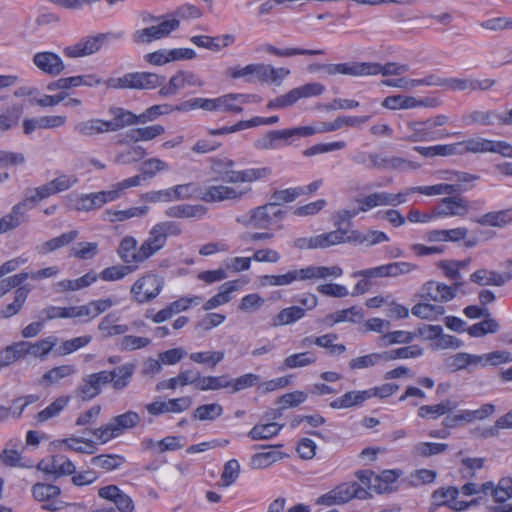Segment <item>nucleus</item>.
<instances>
[{
    "instance_id": "f257e3e1",
    "label": "nucleus",
    "mask_w": 512,
    "mask_h": 512,
    "mask_svg": "<svg viewBox=\"0 0 512 512\" xmlns=\"http://www.w3.org/2000/svg\"><path fill=\"white\" fill-rule=\"evenodd\" d=\"M342 274V268L337 265L329 267L310 265L300 269L289 270L281 275H263L260 277V283L263 286H288L295 281L327 279L329 277L338 278Z\"/></svg>"
},
{
    "instance_id": "f03ea898",
    "label": "nucleus",
    "mask_w": 512,
    "mask_h": 512,
    "mask_svg": "<svg viewBox=\"0 0 512 512\" xmlns=\"http://www.w3.org/2000/svg\"><path fill=\"white\" fill-rule=\"evenodd\" d=\"M140 17L142 23L148 26L138 29L132 34V40L136 44H149L163 39L178 29L180 25L178 19L168 18L166 15L154 16L149 12H142Z\"/></svg>"
},
{
    "instance_id": "7ed1b4c3",
    "label": "nucleus",
    "mask_w": 512,
    "mask_h": 512,
    "mask_svg": "<svg viewBox=\"0 0 512 512\" xmlns=\"http://www.w3.org/2000/svg\"><path fill=\"white\" fill-rule=\"evenodd\" d=\"M210 161L213 173L218 175L222 181L231 184L255 182L266 178L271 173V170L267 167L235 171L233 170L234 161L227 157H214Z\"/></svg>"
},
{
    "instance_id": "20e7f679",
    "label": "nucleus",
    "mask_w": 512,
    "mask_h": 512,
    "mask_svg": "<svg viewBox=\"0 0 512 512\" xmlns=\"http://www.w3.org/2000/svg\"><path fill=\"white\" fill-rule=\"evenodd\" d=\"M140 420V416L137 412L129 410L113 417L107 424L89 430V432L94 435L100 443L105 444L123 434L126 430L136 427Z\"/></svg>"
},
{
    "instance_id": "39448f33",
    "label": "nucleus",
    "mask_w": 512,
    "mask_h": 512,
    "mask_svg": "<svg viewBox=\"0 0 512 512\" xmlns=\"http://www.w3.org/2000/svg\"><path fill=\"white\" fill-rule=\"evenodd\" d=\"M164 280L157 274L146 273L137 279L130 289L135 302L144 304L154 300L161 292Z\"/></svg>"
},
{
    "instance_id": "423d86ee",
    "label": "nucleus",
    "mask_w": 512,
    "mask_h": 512,
    "mask_svg": "<svg viewBox=\"0 0 512 512\" xmlns=\"http://www.w3.org/2000/svg\"><path fill=\"white\" fill-rule=\"evenodd\" d=\"M123 36L124 32L119 31L117 33L108 32L98 34L96 36L86 37L72 46L65 47L63 52L65 56L70 58L88 56L99 51L105 42L113 39H120Z\"/></svg>"
},
{
    "instance_id": "0eeeda50",
    "label": "nucleus",
    "mask_w": 512,
    "mask_h": 512,
    "mask_svg": "<svg viewBox=\"0 0 512 512\" xmlns=\"http://www.w3.org/2000/svg\"><path fill=\"white\" fill-rule=\"evenodd\" d=\"M283 215L284 212L281 209L274 207L269 202L250 210L248 215L237 217L236 221L246 227L266 229L272 224L273 219H281Z\"/></svg>"
},
{
    "instance_id": "6e6552de",
    "label": "nucleus",
    "mask_w": 512,
    "mask_h": 512,
    "mask_svg": "<svg viewBox=\"0 0 512 512\" xmlns=\"http://www.w3.org/2000/svg\"><path fill=\"white\" fill-rule=\"evenodd\" d=\"M251 192L250 187L237 189L232 186L219 184L206 187L199 197L204 202H222L226 200L240 201L247 193Z\"/></svg>"
},
{
    "instance_id": "1a4fd4ad",
    "label": "nucleus",
    "mask_w": 512,
    "mask_h": 512,
    "mask_svg": "<svg viewBox=\"0 0 512 512\" xmlns=\"http://www.w3.org/2000/svg\"><path fill=\"white\" fill-rule=\"evenodd\" d=\"M406 129L408 134L405 140L408 142H431L451 136L450 133L444 130H432L427 119L424 121H410L407 123Z\"/></svg>"
},
{
    "instance_id": "9d476101",
    "label": "nucleus",
    "mask_w": 512,
    "mask_h": 512,
    "mask_svg": "<svg viewBox=\"0 0 512 512\" xmlns=\"http://www.w3.org/2000/svg\"><path fill=\"white\" fill-rule=\"evenodd\" d=\"M470 210V202L461 196H447L434 206L436 218L465 217Z\"/></svg>"
},
{
    "instance_id": "9b49d317",
    "label": "nucleus",
    "mask_w": 512,
    "mask_h": 512,
    "mask_svg": "<svg viewBox=\"0 0 512 512\" xmlns=\"http://www.w3.org/2000/svg\"><path fill=\"white\" fill-rule=\"evenodd\" d=\"M106 370L86 375L75 390L76 396L82 401H89L97 397L102 391V385L108 384Z\"/></svg>"
},
{
    "instance_id": "f8f14e48",
    "label": "nucleus",
    "mask_w": 512,
    "mask_h": 512,
    "mask_svg": "<svg viewBox=\"0 0 512 512\" xmlns=\"http://www.w3.org/2000/svg\"><path fill=\"white\" fill-rule=\"evenodd\" d=\"M463 282H454L452 286L436 281H428L422 286L421 297L434 302H448L457 295V290Z\"/></svg>"
},
{
    "instance_id": "ddd939ff",
    "label": "nucleus",
    "mask_w": 512,
    "mask_h": 512,
    "mask_svg": "<svg viewBox=\"0 0 512 512\" xmlns=\"http://www.w3.org/2000/svg\"><path fill=\"white\" fill-rule=\"evenodd\" d=\"M61 489L52 484L36 483L32 487V495L35 500L45 502L42 505L44 510L57 511L63 507V502L58 499Z\"/></svg>"
},
{
    "instance_id": "4468645a",
    "label": "nucleus",
    "mask_w": 512,
    "mask_h": 512,
    "mask_svg": "<svg viewBox=\"0 0 512 512\" xmlns=\"http://www.w3.org/2000/svg\"><path fill=\"white\" fill-rule=\"evenodd\" d=\"M459 495L458 488L454 486L441 487L431 494L432 499V511H435L441 506H448L455 511L465 510L469 504L464 501H457Z\"/></svg>"
},
{
    "instance_id": "2eb2a0df",
    "label": "nucleus",
    "mask_w": 512,
    "mask_h": 512,
    "mask_svg": "<svg viewBox=\"0 0 512 512\" xmlns=\"http://www.w3.org/2000/svg\"><path fill=\"white\" fill-rule=\"evenodd\" d=\"M324 72L329 76L349 75L354 77L370 76V62H346L337 64H327L323 66Z\"/></svg>"
},
{
    "instance_id": "dca6fc26",
    "label": "nucleus",
    "mask_w": 512,
    "mask_h": 512,
    "mask_svg": "<svg viewBox=\"0 0 512 512\" xmlns=\"http://www.w3.org/2000/svg\"><path fill=\"white\" fill-rule=\"evenodd\" d=\"M101 84H102V79L94 74L79 75V76H73V77H67V78H60L58 80L50 82L47 85V90H49V91L66 90V89H70L72 87H78V86L92 87V86L101 85Z\"/></svg>"
},
{
    "instance_id": "f3484780",
    "label": "nucleus",
    "mask_w": 512,
    "mask_h": 512,
    "mask_svg": "<svg viewBox=\"0 0 512 512\" xmlns=\"http://www.w3.org/2000/svg\"><path fill=\"white\" fill-rule=\"evenodd\" d=\"M34 65L43 73L57 76L65 68L59 55L53 52H38L33 56Z\"/></svg>"
},
{
    "instance_id": "a211bd4d",
    "label": "nucleus",
    "mask_w": 512,
    "mask_h": 512,
    "mask_svg": "<svg viewBox=\"0 0 512 512\" xmlns=\"http://www.w3.org/2000/svg\"><path fill=\"white\" fill-rule=\"evenodd\" d=\"M109 112L113 117L111 120H105L108 132H116L125 127L139 124L138 116L124 108L112 107L109 109Z\"/></svg>"
},
{
    "instance_id": "6ab92c4d",
    "label": "nucleus",
    "mask_w": 512,
    "mask_h": 512,
    "mask_svg": "<svg viewBox=\"0 0 512 512\" xmlns=\"http://www.w3.org/2000/svg\"><path fill=\"white\" fill-rule=\"evenodd\" d=\"M98 495L106 500L115 503L120 512H133L134 504L132 499L122 492L116 485H108L98 490Z\"/></svg>"
},
{
    "instance_id": "aec40b11",
    "label": "nucleus",
    "mask_w": 512,
    "mask_h": 512,
    "mask_svg": "<svg viewBox=\"0 0 512 512\" xmlns=\"http://www.w3.org/2000/svg\"><path fill=\"white\" fill-rule=\"evenodd\" d=\"M117 253L126 265L137 266L144 262L141 249H137V241L132 236H125L121 240Z\"/></svg>"
},
{
    "instance_id": "412c9836",
    "label": "nucleus",
    "mask_w": 512,
    "mask_h": 512,
    "mask_svg": "<svg viewBox=\"0 0 512 512\" xmlns=\"http://www.w3.org/2000/svg\"><path fill=\"white\" fill-rule=\"evenodd\" d=\"M469 231L466 227H457L453 229H434L426 232L425 239L428 242H452L457 243L465 240Z\"/></svg>"
},
{
    "instance_id": "4be33fe9",
    "label": "nucleus",
    "mask_w": 512,
    "mask_h": 512,
    "mask_svg": "<svg viewBox=\"0 0 512 512\" xmlns=\"http://www.w3.org/2000/svg\"><path fill=\"white\" fill-rule=\"evenodd\" d=\"M136 366L133 363H125L111 371H107L108 383H111L115 391L124 390L131 382Z\"/></svg>"
},
{
    "instance_id": "5701e85b",
    "label": "nucleus",
    "mask_w": 512,
    "mask_h": 512,
    "mask_svg": "<svg viewBox=\"0 0 512 512\" xmlns=\"http://www.w3.org/2000/svg\"><path fill=\"white\" fill-rule=\"evenodd\" d=\"M240 285L241 282L239 280L225 282L221 285L220 291L203 304L202 309L204 311H210L230 302L232 300L231 294L238 290Z\"/></svg>"
},
{
    "instance_id": "b1692460",
    "label": "nucleus",
    "mask_w": 512,
    "mask_h": 512,
    "mask_svg": "<svg viewBox=\"0 0 512 512\" xmlns=\"http://www.w3.org/2000/svg\"><path fill=\"white\" fill-rule=\"evenodd\" d=\"M458 404L456 401L445 399L434 405H423L417 410L418 417L422 419L436 420L439 417L456 410Z\"/></svg>"
},
{
    "instance_id": "393cba45",
    "label": "nucleus",
    "mask_w": 512,
    "mask_h": 512,
    "mask_svg": "<svg viewBox=\"0 0 512 512\" xmlns=\"http://www.w3.org/2000/svg\"><path fill=\"white\" fill-rule=\"evenodd\" d=\"M512 279V273L499 274L487 269H479L471 274L470 280L480 286H502Z\"/></svg>"
},
{
    "instance_id": "a878e982",
    "label": "nucleus",
    "mask_w": 512,
    "mask_h": 512,
    "mask_svg": "<svg viewBox=\"0 0 512 512\" xmlns=\"http://www.w3.org/2000/svg\"><path fill=\"white\" fill-rule=\"evenodd\" d=\"M472 221L481 226L503 228L512 222V208L488 212Z\"/></svg>"
},
{
    "instance_id": "bb28decb",
    "label": "nucleus",
    "mask_w": 512,
    "mask_h": 512,
    "mask_svg": "<svg viewBox=\"0 0 512 512\" xmlns=\"http://www.w3.org/2000/svg\"><path fill=\"white\" fill-rule=\"evenodd\" d=\"M134 89L153 90L162 86L166 77L152 72H133Z\"/></svg>"
},
{
    "instance_id": "cd10ccee",
    "label": "nucleus",
    "mask_w": 512,
    "mask_h": 512,
    "mask_svg": "<svg viewBox=\"0 0 512 512\" xmlns=\"http://www.w3.org/2000/svg\"><path fill=\"white\" fill-rule=\"evenodd\" d=\"M166 244L165 236H163L155 226L149 232L147 239L141 244L143 260L146 261L151 256L161 250Z\"/></svg>"
},
{
    "instance_id": "c85d7f7f",
    "label": "nucleus",
    "mask_w": 512,
    "mask_h": 512,
    "mask_svg": "<svg viewBox=\"0 0 512 512\" xmlns=\"http://www.w3.org/2000/svg\"><path fill=\"white\" fill-rule=\"evenodd\" d=\"M369 400V393L363 391H349L330 402L329 406L332 409H346L354 406H359L365 401Z\"/></svg>"
},
{
    "instance_id": "c756f323",
    "label": "nucleus",
    "mask_w": 512,
    "mask_h": 512,
    "mask_svg": "<svg viewBox=\"0 0 512 512\" xmlns=\"http://www.w3.org/2000/svg\"><path fill=\"white\" fill-rule=\"evenodd\" d=\"M413 190H417V193L426 196H437L443 194L452 196L466 191L467 188H463L460 184L439 183L431 186H416Z\"/></svg>"
},
{
    "instance_id": "7c9ffc66",
    "label": "nucleus",
    "mask_w": 512,
    "mask_h": 512,
    "mask_svg": "<svg viewBox=\"0 0 512 512\" xmlns=\"http://www.w3.org/2000/svg\"><path fill=\"white\" fill-rule=\"evenodd\" d=\"M76 373V368L74 365L65 364L54 367L47 372H45L42 377L39 379V384L44 387H49L53 384H56L61 379L67 378Z\"/></svg>"
},
{
    "instance_id": "2f4dec72",
    "label": "nucleus",
    "mask_w": 512,
    "mask_h": 512,
    "mask_svg": "<svg viewBox=\"0 0 512 512\" xmlns=\"http://www.w3.org/2000/svg\"><path fill=\"white\" fill-rule=\"evenodd\" d=\"M73 130L83 137H93L95 135L108 132L106 130L105 120L99 118H92L77 122L73 126Z\"/></svg>"
},
{
    "instance_id": "473e14b6",
    "label": "nucleus",
    "mask_w": 512,
    "mask_h": 512,
    "mask_svg": "<svg viewBox=\"0 0 512 512\" xmlns=\"http://www.w3.org/2000/svg\"><path fill=\"white\" fill-rule=\"evenodd\" d=\"M288 139L286 129L273 130L258 138L254 146L259 150H275L280 148L281 141H287Z\"/></svg>"
},
{
    "instance_id": "72a5a7b5",
    "label": "nucleus",
    "mask_w": 512,
    "mask_h": 512,
    "mask_svg": "<svg viewBox=\"0 0 512 512\" xmlns=\"http://www.w3.org/2000/svg\"><path fill=\"white\" fill-rule=\"evenodd\" d=\"M389 240V237L382 231L369 230L366 233H361L357 230H351L349 236V243H359L366 246H373Z\"/></svg>"
},
{
    "instance_id": "f704fd0d",
    "label": "nucleus",
    "mask_w": 512,
    "mask_h": 512,
    "mask_svg": "<svg viewBox=\"0 0 512 512\" xmlns=\"http://www.w3.org/2000/svg\"><path fill=\"white\" fill-rule=\"evenodd\" d=\"M78 234L79 233L77 230H71L69 232L63 233L60 236L52 238L37 246L36 250L39 254L43 255L53 252L73 242L78 237Z\"/></svg>"
},
{
    "instance_id": "c9c22d12",
    "label": "nucleus",
    "mask_w": 512,
    "mask_h": 512,
    "mask_svg": "<svg viewBox=\"0 0 512 512\" xmlns=\"http://www.w3.org/2000/svg\"><path fill=\"white\" fill-rule=\"evenodd\" d=\"M205 208L201 205L181 204L166 209L165 215L171 218H195L202 217Z\"/></svg>"
},
{
    "instance_id": "e433bc0d",
    "label": "nucleus",
    "mask_w": 512,
    "mask_h": 512,
    "mask_svg": "<svg viewBox=\"0 0 512 512\" xmlns=\"http://www.w3.org/2000/svg\"><path fill=\"white\" fill-rule=\"evenodd\" d=\"M370 119V116H339L332 122H323L326 132L336 131L343 127H360Z\"/></svg>"
},
{
    "instance_id": "4c0bfd02",
    "label": "nucleus",
    "mask_w": 512,
    "mask_h": 512,
    "mask_svg": "<svg viewBox=\"0 0 512 512\" xmlns=\"http://www.w3.org/2000/svg\"><path fill=\"white\" fill-rule=\"evenodd\" d=\"M305 315V310L299 306H291L282 309L271 322V326H284L295 323L296 321L303 318Z\"/></svg>"
},
{
    "instance_id": "58836bf2",
    "label": "nucleus",
    "mask_w": 512,
    "mask_h": 512,
    "mask_svg": "<svg viewBox=\"0 0 512 512\" xmlns=\"http://www.w3.org/2000/svg\"><path fill=\"white\" fill-rule=\"evenodd\" d=\"M500 119L501 114L493 110H474L465 117L468 124H476L479 126H490L496 123L500 124Z\"/></svg>"
},
{
    "instance_id": "ea45409f",
    "label": "nucleus",
    "mask_w": 512,
    "mask_h": 512,
    "mask_svg": "<svg viewBox=\"0 0 512 512\" xmlns=\"http://www.w3.org/2000/svg\"><path fill=\"white\" fill-rule=\"evenodd\" d=\"M58 338L56 336H48L34 343L29 342V355L45 360L48 354L57 346Z\"/></svg>"
},
{
    "instance_id": "a19ab883",
    "label": "nucleus",
    "mask_w": 512,
    "mask_h": 512,
    "mask_svg": "<svg viewBox=\"0 0 512 512\" xmlns=\"http://www.w3.org/2000/svg\"><path fill=\"white\" fill-rule=\"evenodd\" d=\"M148 210V206L131 207L126 210L107 209L104 211V215L111 222H123L130 218L142 217L146 215Z\"/></svg>"
},
{
    "instance_id": "79ce46f5",
    "label": "nucleus",
    "mask_w": 512,
    "mask_h": 512,
    "mask_svg": "<svg viewBox=\"0 0 512 512\" xmlns=\"http://www.w3.org/2000/svg\"><path fill=\"white\" fill-rule=\"evenodd\" d=\"M371 72L370 76L381 74L382 76H400L409 71L407 64H400L396 62H388L384 65L377 62H370Z\"/></svg>"
},
{
    "instance_id": "37998d69",
    "label": "nucleus",
    "mask_w": 512,
    "mask_h": 512,
    "mask_svg": "<svg viewBox=\"0 0 512 512\" xmlns=\"http://www.w3.org/2000/svg\"><path fill=\"white\" fill-rule=\"evenodd\" d=\"M317 361L316 355L311 351L295 353L287 356L283 363L282 369H294L310 366Z\"/></svg>"
},
{
    "instance_id": "c03bdc74",
    "label": "nucleus",
    "mask_w": 512,
    "mask_h": 512,
    "mask_svg": "<svg viewBox=\"0 0 512 512\" xmlns=\"http://www.w3.org/2000/svg\"><path fill=\"white\" fill-rule=\"evenodd\" d=\"M117 320L118 318L114 314H108L100 321L98 330L102 333L103 337L123 335L129 330L127 325L116 324Z\"/></svg>"
},
{
    "instance_id": "a18cd8bd",
    "label": "nucleus",
    "mask_w": 512,
    "mask_h": 512,
    "mask_svg": "<svg viewBox=\"0 0 512 512\" xmlns=\"http://www.w3.org/2000/svg\"><path fill=\"white\" fill-rule=\"evenodd\" d=\"M282 428L283 425L276 422L257 424L248 432V437L251 440H267L276 436Z\"/></svg>"
},
{
    "instance_id": "49530a36",
    "label": "nucleus",
    "mask_w": 512,
    "mask_h": 512,
    "mask_svg": "<svg viewBox=\"0 0 512 512\" xmlns=\"http://www.w3.org/2000/svg\"><path fill=\"white\" fill-rule=\"evenodd\" d=\"M29 292L30 289L27 286L18 287L15 291L14 301L0 312V318H10L16 315L23 307Z\"/></svg>"
},
{
    "instance_id": "de8ad7c7",
    "label": "nucleus",
    "mask_w": 512,
    "mask_h": 512,
    "mask_svg": "<svg viewBox=\"0 0 512 512\" xmlns=\"http://www.w3.org/2000/svg\"><path fill=\"white\" fill-rule=\"evenodd\" d=\"M258 81L280 84L290 74L286 68H274L271 65L261 64Z\"/></svg>"
},
{
    "instance_id": "09e8293b",
    "label": "nucleus",
    "mask_w": 512,
    "mask_h": 512,
    "mask_svg": "<svg viewBox=\"0 0 512 512\" xmlns=\"http://www.w3.org/2000/svg\"><path fill=\"white\" fill-rule=\"evenodd\" d=\"M411 312L414 316L421 319L436 320L445 313V308L442 305L418 303L413 306Z\"/></svg>"
},
{
    "instance_id": "8fccbe9b",
    "label": "nucleus",
    "mask_w": 512,
    "mask_h": 512,
    "mask_svg": "<svg viewBox=\"0 0 512 512\" xmlns=\"http://www.w3.org/2000/svg\"><path fill=\"white\" fill-rule=\"evenodd\" d=\"M383 353L384 361L388 362L396 359L418 358L423 355L424 350L418 345H410L406 347L393 349L390 351H384Z\"/></svg>"
},
{
    "instance_id": "3c124183",
    "label": "nucleus",
    "mask_w": 512,
    "mask_h": 512,
    "mask_svg": "<svg viewBox=\"0 0 512 512\" xmlns=\"http://www.w3.org/2000/svg\"><path fill=\"white\" fill-rule=\"evenodd\" d=\"M70 398L68 396H61L55 399L49 406L41 410L36 415V420L40 423L54 418L60 414L61 411L68 405Z\"/></svg>"
},
{
    "instance_id": "603ef678",
    "label": "nucleus",
    "mask_w": 512,
    "mask_h": 512,
    "mask_svg": "<svg viewBox=\"0 0 512 512\" xmlns=\"http://www.w3.org/2000/svg\"><path fill=\"white\" fill-rule=\"evenodd\" d=\"M350 231L336 229L328 233L318 235L319 248L325 249L333 245L349 242Z\"/></svg>"
},
{
    "instance_id": "864d4df0",
    "label": "nucleus",
    "mask_w": 512,
    "mask_h": 512,
    "mask_svg": "<svg viewBox=\"0 0 512 512\" xmlns=\"http://www.w3.org/2000/svg\"><path fill=\"white\" fill-rule=\"evenodd\" d=\"M92 341V336L84 335L75 337L69 340L63 341L56 349L55 352L59 356L69 355L86 345H88Z\"/></svg>"
},
{
    "instance_id": "5fc2aeb1",
    "label": "nucleus",
    "mask_w": 512,
    "mask_h": 512,
    "mask_svg": "<svg viewBox=\"0 0 512 512\" xmlns=\"http://www.w3.org/2000/svg\"><path fill=\"white\" fill-rule=\"evenodd\" d=\"M230 378L227 375L200 377L197 390L209 391L230 388Z\"/></svg>"
},
{
    "instance_id": "6e6d98bb",
    "label": "nucleus",
    "mask_w": 512,
    "mask_h": 512,
    "mask_svg": "<svg viewBox=\"0 0 512 512\" xmlns=\"http://www.w3.org/2000/svg\"><path fill=\"white\" fill-rule=\"evenodd\" d=\"M57 443L64 444L67 449L78 453L94 454L96 452L94 442L88 439L70 437L58 440Z\"/></svg>"
},
{
    "instance_id": "4d7b16f0",
    "label": "nucleus",
    "mask_w": 512,
    "mask_h": 512,
    "mask_svg": "<svg viewBox=\"0 0 512 512\" xmlns=\"http://www.w3.org/2000/svg\"><path fill=\"white\" fill-rule=\"evenodd\" d=\"M305 190L302 187L288 188L283 190H277L272 193L270 203L274 207H278L284 203L293 202L299 196L304 195Z\"/></svg>"
},
{
    "instance_id": "13d9d810",
    "label": "nucleus",
    "mask_w": 512,
    "mask_h": 512,
    "mask_svg": "<svg viewBox=\"0 0 512 512\" xmlns=\"http://www.w3.org/2000/svg\"><path fill=\"white\" fill-rule=\"evenodd\" d=\"M462 155L466 153H486L490 152L491 140L476 137L460 142Z\"/></svg>"
},
{
    "instance_id": "bf43d9fd",
    "label": "nucleus",
    "mask_w": 512,
    "mask_h": 512,
    "mask_svg": "<svg viewBox=\"0 0 512 512\" xmlns=\"http://www.w3.org/2000/svg\"><path fill=\"white\" fill-rule=\"evenodd\" d=\"M173 111H176L175 106H172L170 104L153 105V106L147 108L140 115H137L138 122L141 124H144L146 122H151V121L157 119L159 116L170 114Z\"/></svg>"
},
{
    "instance_id": "052dcab7",
    "label": "nucleus",
    "mask_w": 512,
    "mask_h": 512,
    "mask_svg": "<svg viewBox=\"0 0 512 512\" xmlns=\"http://www.w3.org/2000/svg\"><path fill=\"white\" fill-rule=\"evenodd\" d=\"M30 208H32V204H30V202L25 197L21 202L12 207L9 214L4 216L12 229L17 228L21 225L22 222L25 221L24 213L27 209Z\"/></svg>"
},
{
    "instance_id": "680f3d73",
    "label": "nucleus",
    "mask_w": 512,
    "mask_h": 512,
    "mask_svg": "<svg viewBox=\"0 0 512 512\" xmlns=\"http://www.w3.org/2000/svg\"><path fill=\"white\" fill-rule=\"evenodd\" d=\"M136 268L137 266L129 265L110 266L100 272L99 278L104 281H117L132 273Z\"/></svg>"
},
{
    "instance_id": "e2e57ef3",
    "label": "nucleus",
    "mask_w": 512,
    "mask_h": 512,
    "mask_svg": "<svg viewBox=\"0 0 512 512\" xmlns=\"http://www.w3.org/2000/svg\"><path fill=\"white\" fill-rule=\"evenodd\" d=\"M223 413V407L218 403L205 404L197 407L193 417L200 421H213Z\"/></svg>"
},
{
    "instance_id": "0e129e2a",
    "label": "nucleus",
    "mask_w": 512,
    "mask_h": 512,
    "mask_svg": "<svg viewBox=\"0 0 512 512\" xmlns=\"http://www.w3.org/2000/svg\"><path fill=\"white\" fill-rule=\"evenodd\" d=\"M382 106L391 110L415 108L416 99L412 96L403 95L387 96L383 100Z\"/></svg>"
},
{
    "instance_id": "69168bd1",
    "label": "nucleus",
    "mask_w": 512,
    "mask_h": 512,
    "mask_svg": "<svg viewBox=\"0 0 512 512\" xmlns=\"http://www.w3.org/2000/svg\"><path fill=\"white\" fill-rule=\"evenodd\" d=\"M223 351H205L193 352L189 355L191 361L197 364H207L214 368L219 362L224 359Z\"/></svg>"
},
{
    "instance_id": "338daca9",
    "label": "nucleus",
    "mask_w": 512,
    "mask_h": 512,
    "mask_svg": "<svg viewBox=\"0 0 512 512\" xmlns=\"http://www.w3.org/2000/svg\"><path fill=\"white\" fill-rule=\"evenodd\" d=\"M416 334L408 331H393L384 334L380 338V346L387 347L393 344H408L412 342Z\"/></svg>"
},
{
    "instance_id": "774afa93",
    "label": "nucleus",
    "mask_w": 512,
    "mask_h": 512,
    "mask_svg": "<svg viewBox=\"0 0 512 512\" xmlns=\"http://www.w3.org/2000/svg\"><path fill=\"white\" fill-rule=\"evenodd\" d=\"M103 206L99 192L82 194L75 202V209L78 211H91Z\"/></svg>"
}]
</instances>
